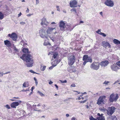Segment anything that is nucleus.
Returning <instances> with one entry per match:
<instances>
[{"label":"nucleus","instance_id":"obj_26","mask_svg":"<svg viewBox=\"0 0 120 120\" xmlns=\"http://www.w3.org/2000/svg\"><path fill=\"white\" fill-rule=\"evenodd\" d=\"M4 15L3 14L0 12V19H2L4 18Z\"/></svg>","mask_w":120,"mask_h":120},{"label":"nucleus","instance_id":"obj_2","mask_svg":"<svg viewBox=\"0 0 120 120\" xmlns=\"http://www.w3.org/2000/svg\"><path fill=\"white\" fill-rule=\"evenodd\" d=\"M119 97L117 94H114L112 93L111 94L109 97V100L111 102H116L118 98Z\"/></svg>","mask_w":120,"mask_h":120},{"label":"nucleus","instance_id":"obj_18","mask_svg":"<svg viewBox=\"0 0 120 120\" xmlns=\"http://www.w3.org/2000/svg\"><path fill=\"white\" fill-rule=\"evenodd\" d=\"M4 42L5 45H6L8 47H10L11 44L10 41L8 40L4 41Z\"/></svg>","mask_w":120,"mask_h":120},{"label":"nucleus","instance_id":"obj_20","mask_svg":"<svg viewBox=\"0 0 120 120\" xmlns=\"http://www.w3.org/2000/svg\"><path fill=\"white\" fill-rule=\"evenodd\" d=\"M113 42L116 44H120V41L116 39H114L113 40Z\"/></svg>","mask_w":120,"mask_h":120},{"label":"nucleus","instance_id":"obj_52","mask_svg":"<svg viewBox=\"0 0 120 120\" xmlns=\"http://www.w3.org/2000/svg\"><path fill=\"white\" fill-rule=\"evenodd\" d=\"M49 24V22L47 21L46 23H45V25H47Z\"/></svg>","mask_w":120,"mask_h":120},{"label":"nucleus","instance_id":"obj_56","mask_svg":"<svg viewBox=\"0 0 120 120\" xmlns=\"http://www.w3.org/2000/svg\"><path fill=\"white\" fill-rule=\"evenodd\" d=\"M35 83L36 84V85H37L38 83V82L37 80L36 81H35Z\"/></svg>","mask_w":120,"mask_h":120},{"label":"nucleus","instance_id":"obj_33","mask_svg":"<svg viewBox=\"0 0 120 120\" xmlns=\"http://www.w3.org/2000/svg\"><path fill=\"white\" fill-rule=\"evenodd\" d=\"M87 100L86 99L84 101H79V102L80 103H85L87 101Z\"/></svg>","mask_w":120,"mask_h":120},{"label":"nucleus","instance_id":"obj_23","mask_svg":"<svg viewBox=\"0 0 120 120\" xmlns=\"http://www.w3.org/2000/svg\"><path fill=\"white\" fill-rule=\"evenodd\" d=\"M88 57V56L87 55H84L83 57L82 60L84 61H85Z\"/></svg>","mask_w":120,"mask_h":120},{"label":"nucleus","instance_id":"obj_54","mask_svg":"<svg viewBox=\"0 0 120 120\" xmlns=\"http://www.w3.org/2000/svg\"><path fill=\"white\" fill-rule=\"evenodd\" d=\"M53 83V82H52V81H50L49 82V84H52Z\"/></svg>","mask_w":120,"mask_h":120},{"label":"nucleus","instance_id":"obj_41","mask_svg":"<svg viewBox=\"0 0 120 120\" xmlns=\"http://www.w3.org/2000/svg\"><path fill=\"white\" fill-rule=\"evenodd\" d=\"M20 24L21 25H24L25 24V22H20Z\"/></svg>","mask_w":120,"mask_h":120},{"label":"nucleus","instance_id":"obj_48","mask_svg":"<svg viewBox=\"0 0 120 120\" xmlns=\"http://www.w3.org/2000/svg\"><path fill=\"white\" fill-rule=\"evenodd\" d=\"M3 73L0 72V77H2L3 76Z\"/></svg>","mask_w":120,"mask_h":120},{"label":"nucleus","instance_id":"obj_42","mask_svg":"<svg viewBox=\"0 0 120 120\" xmlns=\"http://www.w3.org/2000/svg\"><path fill=\"white\" fill-rule=\"evenodd\" d=\"M13 49L15 50L16 52H18V50L16 48L14 47V48Z\"/></svg>","mask_w":120,"mask_h":120},{"label":"nucleus","instance_id":"obj_7","mask_svg":"<svg viewBox=\"0 0 120 120\" xmlns=\"http://www.w3.org/2000/svg\"><path fill=\"white\" fill-rule=\"evenodd\" d=\"M105 96L100 97L98 99L97 103L99 105L104 104V101L105 99Z\"/></svg>","mask_w":120,"mask_h":120},{"label":"nucleus","instance_id":"obj_53","mask_svg":"<svg viewBox=\"0 0 120 120\" xmlns=\"http://www.w3.org/2000/svg\"><path fill=\"white\" fill-rule=\"evenodd\" d=\"M36 4H37L39 3V0H36Z\"/></svg>","mask_w":120,"mask_h":120},{"label":"nucleus","instance_id":"obj_6","mask_svg":"<svg viewBox=\"0 0 120 120\" xmlns=\"http://www.w3.org/2000/svg\"><path fill=\"white\" fill-rule=\"evenodd\" d=\"M102 44L104 47L106 49L107 48V47H108L109 49L107 50V51L108 52H109L110 51V48H111V45L110 44L107 42L103 41L102 42Z\"/></svg>","mask_w":120,"mask_h":120},{"label":"nucleus","instance_id":"obj_22","mask_svg":"<svg viewBox=\"0 0 120 120\" xmlns=\"http://www.w3.org/2000/svg\"><path fill=\"white\" fill-rule=\"evenodd\" d=\"M58 63L57 60H55L54 62H52V64L55 67L56 66Z\"/></svg>","mask_w":120,"mask_h":120},{"label":"nucleus","instance_id":"obj_13","mask_svg":"<svg viewBox=\"0 0 120 120\" xmlns=\"http://www.w3.org/2000/svg\"><path fill=\"white\" fill-rule=\"evenodd\" d=\"M22 101H21L19 100L18 101V102H15L12 103L11 105V107L13 108H16V106H18L19 104L21 103Z\"/></svg>","mask_w":120,"mask_h":120},{"label":"nucleus","instance_id":"obj_35","mask_svg":"<svg viewBox=\"0 0 120 120\" xmlns=\"http://www.w3.org/2000/svg\"><path fill=\"white\" fill-rule=\"evenodd\" d=\"M100 35H102V36L104 37H105L106 36V34L102 33H100Z\"/></svg>","mask_w":120,"mask_h":120},{"label":"nucleus","instance_id":"obj_58","mask_svg":"<svg viewBox=\"0 0 120 120\" xmlns=\"http://www.w3.org/2000/svg\"><path fill=\"white\" fill-rule=\"evenodd\" d=\"M55 86L57 88V89H58V86H57V85L56 84H55Z\"/></svg>","mask_w":120,"mask_h":120},{"label":"nucleus","instance_id":"obj_50","mask_svg":"<svg viewBox=\"0 0 120 120\" xmlns=\"http://www.w3.org/2000/svg\"><path fill=\"white\" fill-rule=\"evenodd\" d=\"M33 15V14H28V15H27V16L29 17V16H31V15Z\"/></svg>","mask_w":120,"mask_h":120},{"label":"nucleus","instance_id":"obj_47","mask_svg":"<svg viewBox=\"0 0 120 120\" xmlns=\"http://www.w3.org/2000/svg\"><path fill=\"white\" fill-rule=\"evenodd\" d=\"M54 66L53 65V66H51L49 67V69H51L54 67Z\"/></svg>","mask_w":120,"mask_h":120},{"label":"nucleus","instance_id":"obj_11","mask_svg":"<svg viewBox=\"0 0 120 120\" xmlns=\"http://www.w3.org/2000/svg\"><path fill=\"white\" fill-rule=\"evenodd\" d=\"M69 60L68 61V63L70 65H73L74 63L75 59L74 56H71L69 59Z\"/></svg>","mask_w":120,"mask_h":120},{"label":"nucleus","instance_id":"obj_39","mask_svg":"<svg viewBox=\"0 0 120 120\" xmlns=\"http://www.w3.org/2000/svg\"><path fill=\"white\" fill-rule=\"evenodd\" d=\"M60 81L61 82V83H66L67 82V81L66 80H65L64 81H62L61 80H60Z\"/></svg>","mask_w":120,"mask_h":120},{"label":"nucleus","instance_id":"obj_16","mask_svg":"<svg viewBox=\"0 0 120 120\" xmlns=\"http://www.w3.org/2000/svg\"><path fill=\"white\" fill-rule=\"evenodd\" d=\"M90 62V63H91L92 62V60L90 57H88L87 59L86 60L84 61L83 63V65H85L86 64L87 62Z\"/></svg>","mask_w":120,"mask_h":120},{"label":"nucleus","instance_id":"obj_61","mask_svg":"<svg viewBox=\"0 0 120 120\" xmlns=\"http://www.w3.org/2000/svg\"><path fill=\"white\" fill-rule=\"evenodd\" d=\"M34 89V87H32L31 88V91H32Z\"/></svg>","mask_w":120,"mask_h":120},{"label":"nucleus","instance_id":"obj_44","mask_svg":"<svg viewBox=\"0 0 120 120\" xmlns=\"http://www.w3.org/2000/svg\"><path fill=\"white\" fill-rule=\"evenodd\" d=\"M99 109L101 110V111H102H102H105V109H104V108H103V109H102V108H100V109Z\"/></svg>","mask_w":120,"mask_h":120},{"label":"nucleus","instance_id":"obj_55","mask_svg":"<svg viewBox=\"0 0 120 120\" xmlns=\"http://www.w3.org/2000/svg\"><path fill=\"white\" fill-rule=\"evenodd\" d=\"M69 114H67L66 115V116L67 117H68L69 116Z\"/></svg>","mask_w":120,"mask_h":120},{"label":"nucleus","instance_id":"obj_25","mask_svg":"<svg viewBox=\"0 0 120 120\" xmlns=\"http://www.w3.org/2000/svg\"><path fill=\"white\" fill-rule=\"evenodd\" d=\"M41 20L42 22H41V25H45V18H43Z\"/></svg>","mask_w":120,"mask_h":120},{"label":"nucleus","instance_id":"obj_40","mask_svg":"<svg viewBox=\"0 0 120 120\" xmlns=\"http://www.w3.org/2000/svg\"><path fill=\"white\" fill-rule=\"evenodd\" d=\"M56 8L57 10V11H60V9L59 8V6H56Z\"/></svg>","mask_w":120,"mask_h":120},{"label":"nucleus","instance_id":"obj_57","mask_svg":"<svg viewBox=\"0 0 120 120\" xmlns=\"http://www.w3.org/2000/svg\"><path fill=\"white\" fill-rule=\"evenodd\" d=\"M75 118L74 117H72L71 120H75Z\"/></svg>","mask_w":120,"mask_h":120},{"label":"nucleus","instance_id":"obj_19","mask_svg":"<svg viewBox=\"0 0 120 120\" xmlns=\"http://www.w3.org/2000/svg\"><path fill=\"white\" fill-rule=\"evenodd\" d=\"M111 68L112 70L115 71H116L118 69V66L115 64H114L111 66Z\"/></svg>","mask_w":120,"mask_h":120},{"label":"nucleus","instance_id":"obj_29","mask_svg":"<svg viewBox=\"0 0 120 120\" xmlns=\"http://www.w3.org/2000/svg\"><path fill=\"white\" fill-rule=\"evenodd\" d=\"M111 119L112 120H117V118L115 116H111Z\"/></svg>","mask_w":120,"mask_h":120},{"label":"nucleus","instance_id":"obj_30","mask_svg":"<svg viewBox=\"0 0 120 120\" xmlns=\"http://www.w3.org/2000/svg\"><path fill=\"white\" fill-rule=\"evenodd\" d=\"M71 11L73 12L74 11L76 13H77V11L76 9L75 8H73L72 9H71L70 10Z\"/></svg>","mask_w":120,"mask_h":120},{"label":"nucleus","instance_id":"obj_5","mask_svg":"<svg viewBox=\"0 0 120 120\" xmlns=\"http://www.w3.org/2000/svg\"><path fill=\"white\" fill-rule=\"evenodd\" d=\"M116 108L113 106L109 107L107 110V113L109 115H112L115 111Z\"/></svg>","mask_w":120,"mask_h":120},{"label":"nucleus","instance_id":"obj_3","mask_svg":"<svg viewBox=\"0 0 120 120\" xmlns=\"http://www.w3.org/2000/svg\"><path fill=\"white\" fill-rule=\"evenodd\" d=\"M100 64L98 62H94L90 65V68L93 69L97 70L99 68Z\"/></svg>","mask_w":120,"mask_h":120},{"label":"nucleus","instance_id":"obj_32","mask_svg":"<svg viewBox=\"0 0 120 120\" xmlns=\"http://www.w3.org/2000/svg\"><path fill=\"white\" fill-rule=\"evenodd\" d=\"M38 93L41 96H44L45 95L42 94V93L40 91H38Z\"/></svg>","mask_w":120,"mask_h":120},{"label":"nucleus","instance_id":"obj_31","mask_svg":"<svg viewBox=\"0 0 120 120\" xmlns=\"http://www.w3.org/2000/svg\"><path fill=\"white\" fill-rule=\"evenodd\" d=\"M41 71H44L45 70V66L41 65Z\"/></svg>","mask_w":120,"mask_h":120},{"label":"nucleus","instance_id":"obj_12","mask_svg":"<svg viewBox=\"0 0 120 120\" xmlns=\"http://www.w3.org/2000/svg\"><path fill=\"white\" fill-rule=\"evenodd\" d=\"M66 24L63 21H61L60 22L59 27H60V29L62 31L64 30V28L66 27Z\"/></svg>","mask_w":120,"mask_h":120},{"label":"nucleus","instance_id":"obj_8","mask_svg":"<svg viewBox=\"0 0 120 120\" xmlns=\"http://www.w3.org/2000/svg\"><path fill=\"white\" fill-rule=\"evenodd\" d=\"M78 2L75 0L71 1L70 3V7L71 8L76 7L77 6Z\"/></svg>","mask_w":120,"mask_h":120},{"label":"nucleus","instance_id":"obj_4","mask_svg":"<svg viewBox=\"0 0 120 120\" xmlns=\"http://www.w3.org/2000/svg\"><path fill=\"white\" fill-rule=\"evenodd\" d=\"M104 4L106 6L112 7L114 5L113 1L112 0H105Z\"/></svg>","mask_w":120,"mask_h":120},{"label":"nucleus","instance_id":"obj_51","mask_svg":"<svg viewBox=\"0 0 120 120\" xmlns=\"http://www.w3.org/2000/svg\"><path fill=\"white\" fill-rule=\"evenodd\" d=\"M75 84H73L71 85V87H75Z\"/></svg>","mask_w":120,"mask_h":120},{"label":"nucleus","instance_id":"obj_45","mask_svg":"<svg viewBox=\"0 0 120 120\" xmlns=\"http://www.w3.org/2000/svg\"><path fill=\"white\" fill-rule=\"evenodd\" d=\"M29 71L31 72V73H36L34 72V71H33L32 70H30Z\"/></svg>","mask_w":120,"mask_h":120},{"label":"nucleus","instance_id":"obj_34","mask_svg":"<svg viewBox=\"0 0 120 120\" xmlns=\"http://www.w3.org/2000/svg\"><path fill=\"white\" fill-rule=\"evenodd\" d=\"M90 120H96V119L94 118L92 116H91L90 118Z\"/></svg>","mask_w":120,"mask_h":120},{"label":"nucleus","instance_id":"obj_43","mask_svg":"<svg viewBox=\"0 0 120 120\" xmlns=\"http://www.w3.org/2000/svg\"><path fill=\"white\" fill-rule=\"evenodd\" d=\"M120 82V80H118L116 81H115V82L113 83V84L114 85L117 82Z\"/></svg>","mask_w":120,"mask_h":120},{"label":"nucleus","instance_id":"obj_64","mask_svg":"<svg viewBox=\"0 0 120 120\" xmlns=\"http://www.w3.org/2000/svg\"><path fill=\"white\" fill-rule=\"evenodd\" d=\"M63 11L65 13H66V11L65 10H64Z\"/></svg>","mask_w":120,"mask_h":120},{"label":"nucleus","instance_id":"obj_9","mask_svg":"<svg viewBox=\"0 0 120 120\" xmlns=\"http://www.w3.org/2000/svg\"><path fill=\"white\" fill-rule=\"evenodd\" d=\"M8 36L14 41H16L17 38V35L15 33H13L11 34H8Z\"/></svg>","mask_w":120,"mask_h":120},{"label":"nucleus","instance_id":"obj_14","mask_svg":"<svg viewBox=\"0 0 120 120\" xmlns=\"http://www.w3.org/2000/svg\"><path fill=\"white\" fill-rule=\"evenodd\" d=\"M54 30H56L55 28H52L50 27H48V28L46 32L48 34H51L52 33L53 31Z\"/></svg>","mask_w":120,"mask_h":120},{"label":"nucleus","instance_id":"obj_59","mask_svg":"<svg viewBox=\"0 0 120 120\" xmlns=\"http://www.w3.org/2000/svg\"><path fill=\"white\" fill-rule=\"evenodd\" d=\"M29 91V90L28 89H26V90H22V91Z\"/></svg>","mask_w":120,"mask_h":120},{"label":"nucleus","instance_id":"obj_27","mask_svg":"<svg viewBox=\"0 0 120 120\" xmlns=\"http://www.w3.org/2000/svg\"><path fill=\"white\" fill-rule=\"evenodd\" d=\"M116 64L118 66V69H120V61L117 62Z\"/></svg>","mask_w":120,"mask_h":120},{"label":"nucleus","instance_id":"obj_15","mask_svg":"<svg viewBox=\"0 0 120 120\" xmlns=\"http://www.w3.org/2000/svg\"><path fill=\"white\" fill-rule=\"evenodd\" d=\"M109 64L107 60L102 61L99 64L102 67H105L107 65Z\"/></svg>","mask_w":120,"mask_h":120},{"label":"nucleus","instance_id":"obj_49","mask_svg":"<svg viewBox=\"0 0 120 120\" xmlns=\"http://www.w3.org/2000/svg\"><path fill=\"white\" fill-rule=\"evenodd\" d=\"M29 9H28V8H27V10L26 11V13H28L29 12Z\"/></svg>","mask_w":120,"mask_h":120},{"label":"nucleus","instance_id":"obj_62","mask_svg":"<svg viewBox=\"0 0 120 120\" xmlns=\"http://www.w3.org/2000/svg\"><path fill=\"white\" fill-rule=\"evenodd\" d=\"M100 13L101 15H102L103 13H102V12H100Z\"/></svg>","mask_w":120,"mask_h":120},{"label":"nucleus","instance_id":"obj_60","mask_svg":"<svg viewBox=\"0 0 120 120\" xmlns=\"http://www.w3.org/2000/svg\"><path fill=\"white\" fill-rule=\"evenodd\" d=\"M10 72V71H8V72H6L5 73H4V74H8V73H9Z\"/></svg>","mask_w":120,"mask_h":120},{"label":"nucleus","instance_id":"obj_28","mask_svg":"<svg viewBox=\"0 0 120 120\" xmlns=\"http://www.w3.org/2000/svg\"><path fill=\"white\" fill-rule=\"evenodd\" d=\"M53 56L52 58H53L54 59H55L56 58L57 55H58V54L56 53H53Z\"/></svg>","mask_w":120,"mask_h":120},{"label":"nucleus","instance_id":"obj_10","mask_svg":"<svg viewBox=\"0 0 120 120\" xmlns=\"http://www.w3.org/2000/svg\"><path fill=\"white\" fill-rule=\"evenodd\" d=\"M45 28L44 27L41 29L39 31V34L41 37L43 38L45 37Z\"/></svg>","mask_w":120,"mask_h":120},{"label":"nucleus","instance_id":"obj_1","mask_svg":"<svg viewBox=\"0 0 120 120\" xmlns=\"http://www.w3.org/2000/svg\"><path fill=\"white\" fill-rule=\"evenodd\" d=\"M20 58L23 60H25L26 63V65L28 67L33 66V57L30 54H23Z\"/></svg>","mask_w":120,"mask_h":120},{"label":"nucleus","instance_id":"obj_46","mask_svg":"<svg viewBox=\"0 0 120 120\" xmlns=\"http://www.w3.org/2000/svg\"><path fill=\"white\" fill-rule=\"evenodd\" d=\"M22 14L20 12L19 13V14L18 15V17H20L21 15H22Z\"/></svg>","mask_w":120,"mask_h":120},{"label":"nucleus","instance_id":"obj_24","mask_svg":"<svg viewBox=\"0 0 120 120\" xmlns=\"http://www.w3.org/2000/svg\"><path fill=\"white\" fill-rule=\"evenodd\" d=\"M28 49L26 48H23L22 50V51L23 52L26 53L27 52H28Z\"/></svg>","mask_w":120,"mask_h":120},{"label":"nucleus","instance_id":"obj_37","mask_svg":"<svg viewBox=\"0 0 120 120\" xmlns=\"http://www.w3.org/2000/svg\"><path fill=\"white\" fill-rule=\"evenodd\" d=\"M109 82L108 81H105L103 83V84H105L106 85H108V84Z\"/></svg>","mask_w":120,"mask_h":120},{"label":"nucleus","instance_id":"obj_21","mask_svg":"<svg viewBox=\"0 0 120 120\" xmlns=\"http://www.w3.org/2000/svg\"><path fill=\"white\" fill-rule=\"evenodd\" d=\"M29 86L28 83L27 82H25L23 84L22 87H26Z\"/></svg>","mask_w":120,"mask_h":120},{"label":"nucleus","instance_id":"obj_36","mask_svg":"<svg viewBox=\"0 0 120 120\" xmlns=\"http://www.w3.org/2000/svg\"><path fill=\"white\" fill-rule=\"evenodd\" d=\"M4 106L8 109H9L10 108L9 106L8 105H5Z\"/></svg>","mask_w":120,"mask_h":120},{"label":"nucleus","instance_id":"obj_63","mask_svg":"<svg viewBox=\"0 0 120 120\" xmlns=\"http://www.w3.org/2000/svg\"><path fill=\"white\" fill-rule=\"evenodd\" d=\"M51 24H56V23H55V22H52L51 23Z\"/></svg>","mask_w":120,"mask_h":120},{"label":"nucleus","instance_id":"obj_38","mask_svg":"<svg viewBox=\"0 0 120 120\" xmlns=\"http://www.w3.org/2000/svg\"><path fill=\"white\" fill-rule=\"evenodd\" d=\"M96 32L100 35V33H102L101 32V30H100L99 29L97 31H96Z\"/></svg>","mask_w":120,"mask_h":120},{"label":"nucleus","instance_id":"obj_17","mask_svg":"<svg viewBox=\"0 0 120 120\" xmlns=\"http://www.w3.org/2000/svg\"><path fill=\"white\" fill-rule=\"evenodd\" d=\"M102 114H101V115H100L99 113H98V115L99 116V117H97V120H105L104 117L102 116Z\"/></svg>","mask_w":120,"mask_h":120}]
</instances>
